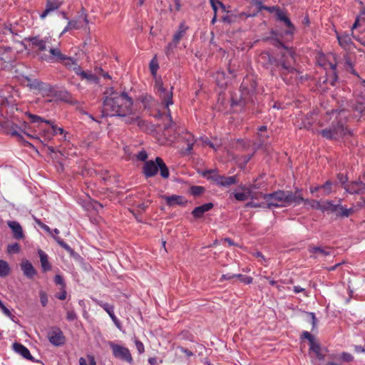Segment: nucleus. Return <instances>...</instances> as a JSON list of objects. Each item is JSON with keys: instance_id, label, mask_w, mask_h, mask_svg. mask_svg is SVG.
I'll list each match as a JSON object with an SVG mask.
<instances>
[{"instance_id": "1", "label": "nucleus", "mask_w": 365, "mask_h": 365, "mask_svg": "<svg viewBox=\"0 0 365 365\" xmlns=\"http://www.w3.org/2000/svg\"><path fill=\"white\" fill-rule=\"evenodd\" d=\"M105 95L102 116H118L126 124H136L140 128L145 126V121L134 112L133 101L126 92H118L111 88Z\"/></svg>"}, {"instance_id": "2", "label": "nucleus", "mask_w": 365, "mask_h": 365, "mask_svg": "<svg viewBox=\"0 0 365 365\" xmlns=\"http://www.w3.org/2000/svg\"><path fill=\"white\" fill-rule=\"evenodd\" d=\"M275 67L276 71L287 84H293L297 82L299 71L296 67V59L293 51L287 49L276 61Z\"/></svg>"}, {"instance_id": "3", "label": "nucleus", "mask_w": 365, "mask_h": 365, "mask_svg": "<svg viewBox=\"0 0 365 365\" xmlns=\"http://www.w3.org/2000/svg\"><path fill=\"white\" fill-rule=\"evenodd\" d=\"M53 39L50 35L46 36L43 38L36 36L29 38L31 48L34 51L38 58L42 61L51 63L55 57L53 53L59 50L58 47H55L53 45Z\"/></svg>"}, {"instance_id": "4", "label": "nucleus", "mask_w": 365, "mask_h": 365, "mask_svg": "<svg viewBox=\"0 0 365 365\" xmlns=\"http://www.w3.org/2000/svg\"><path fill=\"white\" fill-rule=\"evenodd\" d=\"M347 115L344 110L339 111L336 119L329 127L320 130V135L327 140H339L346 135H352V132L346 126Z\"/></svg>"}, {"instance_id": "5", "label": "nucleus", "mask_w": 365, "mask_h": 365, "mask_svg": "<svg viewBox=\"0 0 365 365\" xmlns=\"http://www.w3.org/2000/svg\"><path fill=\"white\" fill-rule=\"evenodd\" d=\"M257 83L254 76H247L242 81L239 94L232 96V104L247 106L255 101Z\"/></svg>"}, {"instance_id": "6", "label": "nucleus", "mask_w": 365, "mask_h": 365, "mask_svg": "<svg viewBox=\"0 0 365 365\" xmlns=\"http://www.w3.org/2000/svg\"><path fill=\"white\" fill-rule=\"evenodd\" d=\"M263 199H270L271 202L277 204L274 207L289 206L292 204L300 205L304 198L300 194L299 190H296L293 193L292 191L277 190L269 194H261Z\"/></svg>"}, {"instance_id": "7", "label": "nucleus", "mask_w": 365, "mask_h": 365, "mask_svg": "<svg viewBox=\"0 0 365 365\" xmlns=\"http://www.w3.org/2000/svg\"><path fill=\"white\" fill-rule=\"evenodd\" d=\"M160 170V175L163 178H168L170 175L169 170L160 157H157L155 161H145L143 167V173L146 178L154 177Z\"/></svg>"}, {"instance_id": "8", "label": "nucleus", "mask_w": 365, "mask_h": 365, "mask_svg": "<svg viewBox=\"0 0 365 365\" xmlns=\"http://www.w3.org/2000/svg\"><path fill=\"white\" fill-rule=\"evenodd\" d=\"M202 176L212 180L217 185L225 187H229L238 181L236 175L229 177L220 175L215 170H205L203 172Z\"/></svg>"}, {"instance_id": "9", "label": "nucleus", "mask_w": 365, "mask_h": 365, "mask_svg": "<svg viewBox=\"0 0 365 365\" xmlns=\"http://www.w3.org/2000/svg\"><path fill=\"white\" fill-rule=\"evenodd\" d=\"M155 88L157 89L159 96L162 101V103L165 106V107L166 108L167 115L170 118V121L172 122L171 112L169 108V106L173 104V88L171 87L170 90H167L166 88H165L163 87V84L161 81H156L155 82Z\"/></svg>"}, {"instance_id": "10", "label": "nucleus", "mask_w": 365, "mask_h": 365, "mask_svg": "<svg viewBox=\"0 0 365 365\" xmlns=\"http://www.w3.org/2000/svg\"><path fill=\"white\" fill-rule=\"evenodd\" d=\"M53 54H54L55 57L51 63H62L67 69L72 70L76 73L80 71L81 66L78 64L77 61L72 57L63 54L60 48L58 51L53 53Z\"/></svg>"}, {"instance_id": "11", "label": "nucleus", "mask_w": 365, "mask_h": 365, "mask_svg": "<svg viewBox=\"0 0 365 365\" xmlns=\"http://www.w3.org/2000/svg\"><path fill=\"white\" fill-rule=\"evenodd\" d=\"M110 347L115 358L125 361L130 364H133V359L130 350L121 345L110 342Z\"/></svg>"}, {"instance_id": "12", "label": "nucleus", "mask_w": 365, "mask_h": 365, "mask_svg": "<svg viewBox=\"0 0 365 365\" xmlns=\"http://www.w3.org/2000/svg\"><path fill=\"white\" fill-rule=\"evenodd\" d=\"M277 21L283 24L284 29L282 31L280 35L282 36L292 38L297 29L289 18L287 12L284 11L282 14L277 19Z\"/></svg>"}, {"instance_id": "13", "label": "nucleus", "mask_w": 365, "mask_h": 365, "mask_svg": "<svg viewBox=\"0 0 365 365\" xmlns=\"http://www.w3.org/2000/svg\"><path fill=\"white\" fill-rule=\"evenodd\" d=\"M47 337L50 343L55 346H61L66 343V337L63 332L58 327H52L48 331Z\"/></svg>"}, {"instance_id": "14", "label": "nucleus", "mask_w": 365, "mask_h": 365, "mask_svg": "<svg viewBox=\"0 0 365 365\" xmlns=\"http://www.w3.org/2000/svg\"><path fill=\"white\" fill-rule=\"evenodd\" d=\"M30 86L34 89L38 90L43 97L51 98H53L54 91L56 88L55 87L51 86L48 83L42 82L36 79L34 80L31 83Z\"/></svg>"}, {"instance_id": "15", "label": "nucleus", "mask_w": 365, "mask_h": 365, "mask_svg": "<svg viewBox=\"0 0 365 365\" xmlns=\"http://www.w3.org/2000/svg\"><path fill=\"white\" fill-rule=\"evenodd\" d=\"M62 4V0H46V8L40 14V19L41 20L45 19L52 12L58 10Z\"/></svg>"}, {"instance_id": "16", "label": "nucleus", "mask_w": 365, "mask_h": 365, "mask_svg": "<svg viewBox=\"0 0 365 365\" xmlns=\"http://www.w3.org/2000/svg\"><path fill=\"white\" fill-rule=\"evenodd\" d=\"M344 189L350 194H365V183L360 181H352L344 185Z\"/></svg>"}, {"instance_id": "17", "label": "nucleus", "mask_w": 365, "mask_h": 365, "mask_svg": "<svg viewBox=\"0 0 365 365\" xmlns=\"http://www.w3.org/2000/svg\"><path fill=\"white\" fill-rule=\"evenodd\" d=\"M308 251L312 254L311 257L313 258H317L319 257H327L333 255L334 252L329 247H322L316 246H309Z\"/></svg>"}, {"instance_id": "18", "label": "nucleus", "mask_w": 365, "mask_h": 365, "mask_svg": "<svg viewBox=\"0 0 365 365\" xmlns=\"http://www.w3.org/2000/svg\"><path fill=\"white\" fill-rule=\"evenodd\" d=\"M181 138L182 142L185 143L187 145V147L182 149V153L183 155H190L195 143L194 135L190 132L186 131L182 133Z\"/></svg>"}, {"instance_id": "19", "label": "nucleus", "mask_w": 365, "mask_h": 365, "mask_svg": "<svg viewBox=\"0 0 365 365\" xmlns=\"http://www.w3.org/2000/svg\"><path fill=\"white\" fill-rule=\"evenodd\" d=\"M8 226L13 232V237L16 240H22L24 238V234L21 225L16 221H8Z\"/></svg>"}, {"instance_id": "20", "label": "nucleus", "mask_w": 365, "mask_h": 365, "mask_svg": "<svg viewBox=\"0 0 365 365\" xmlns=\"http://www.w3.org/2000/svg\"><path fill=\"white\" fill-rule=\"evenodd\" d=\"M4 129V132L11 135V136H15L19 141L23 140V135L19 133V128L16 125L13 123H5L3 125Z\"/></svg>"}, {"instance_id": "21", "label": "nucleus", "mask_w": 365, "mask_h": 365, "mask_svg": "<svg viewBox=\"0 0 365 365\" xmlns=\"http://www.w3.org/2000/svg\"><path fill=\"white\" fill-rule=\"evenodd\" d=\"M354 36L350 35L348 34H342L341 35H337V39L339 43L341 46H342L345 49H351L353 46L352 37Z\"/></svg>"}, {"instance_id": "22", "label": "nucleus", "mask_w": 365, "mask_h": 365, "mask_svg": "<svg viewBox=\"0 0 365 365\" xmlns=\"http://www.w3.org/2000/svg\"><path fill=\"white\" fill-rule=\"evenodd\" d=\"M98 304L110 316L114 324L116 325L118 328H120V323L119 320L117 319L115 315L114 314V307L113 306L108 304L104 303L103 302H98Z\"/></svg>"}, {"instance_id": "23", "label": "nucleus", "mask_w": 365, "mask_h": 365, "mask_svg": "<svg viewBox=\"0 0 365 365\" xmlns=\"http://www.w3.org/2000/svg\"><path fill=\"white\" fill-rule=\"evenodd\" d=\"M165 200L168 206L185 205L187 202L184 197L176 195L166 196Z\"/></svg>"}, {"instance_id": "24", "label": "nucleus", "mask_w": 365, "mask_h": 365, "mask_svg": "<svg viewBox=\"0 0 365 365\" xmlns=\"http://www.w3.org/2000/svg\"><path fill=\"white\" fill-rule=\"evenodd\" d=\"M256 15H257V13L247 14L244 12H241L237 15H230V16L227 15V16H223L222 21L224 22H227L229 24H232V23L237 21V20L244 19L245 18H248V17H254Z\"/></svg>"}, {"instance_id": "25", "label": "nucleus", "mask_w": 365, "mask_h": 365, "mask_svg": "<svg viewBox=\"0 0 365 365\" xmlns=\"http://www.w3.org/2000/svg\"><path fill=\"white\" fill-rule=\"evenodd\" d=\"M13 346L14 351L22 356L24 358L30 361H34V358L31 356L29 350L25 346L19 343H14Z\"/></svg>"}, {"instance_id": "26", "label": "nucleus", "mask_w": 365, "mask_h": 365, "mask_svg": "<svg viewBox=\"0 0 365 365\" xmlns=\"http://www.w3.org/2000/svg\"><path fill=\"white\" fill-rule=\"evenodd\" d=\"M21 268L24 275L29 279L33 278L36 274V271L34 269V266L28 260L23 262L21 264Z\"/></svg>"}, {"instance_id": "27", "label": "nucleus", "mask_w": 365, "mask_h": 365, "mask_svg": "<svg viewBox=\"0 0 365 365\" xmlns=\"http://www.w3.org/2000/svg\"><path fill=\"white\" fill-rule=\"evenodd\" d=\"M213 207L212 202L203 204L202 205L196 207L192 212V215L195 218H200L202 217L205 212L209 211Z\"/></svg>"}, {"instance_id": "28", "label": "nucleus", "mask_w": 365, "mask_h": 365, "mask_svg": "<svg viewBox=\"0 0 365 365\" xmlns=\"http://www.w3.org/2000/svg\"><path fill=\"white\" fill-rule=\"evenodd\" d=\"M78 76H80L81 79H85L89 83H98V77L96 76L95 73H92L91 72L84 71L80 68V71L76 73Z\"/></svg>"}, {"instance_id": "29", "label": "nucleus", "mask_w": 365, "mask_h": 365, "mask_svg": "<svg viewBox=\"0 0 365 365\" xmlns=\"http://www.w3.org/2000/svg\"><path fill=\"white\" fill-rule=\"evenodd\" d=\"M187 26H185L184 23H181L178 27V31L175 33L173 37V42L175 43V45H178L182 38V37L185 34Z\"/></svg>"}, {"instance_id": "30", "label": "nucleus", "mask_w": 365, "mask_h": 365, "mask_svg": "<svg viewBox=\"0 0 365 365\" xmlns=\"http://www.w3.org/2000/svg\"><path fill=\"white\" fill-rule=\"evenodd\" d=\"M38 255L40 257L41 265L43 272L49 271L51 269V266L48 260V255L41 250H38Z\"/></svg>"}, {"instance_id": "31", "label": "nucleus", "mask_w": 365, "mask_h": 365, "mask_svg": "<svg viewBox=\"0 0 365 365\" xmlns=\"http://www.w3.org/2000/svg\"><path fill=\"white\" fill-rule=\"evenodd\" d=\"M338 209L337 204H334L331 200H325L322 202V209L321 211L333 212H336Z\"/></svg>"}, {"instance_id": "32", "label": "nucleus", "mask_w": 365, "mask_h": 365, "mask_svg": "<svg viewBox=\"0 0 365 365\" xmlns=\"http://www.w3.org/2000/svg\"><path fill=\"white\" fill-rule=\"evenodd\" d=\"M339 202V203L337 204V211L334 212L336 216L339 217H348L353 212V209H347L341 205V200Z\"/></svg>"}, {"instance_id": "33", "label": "nucleus", "mask_w": 365, "mask_h": 365, "mask_svg": "<svg viewBox=\"0 0 365 365\" xmlns=\"http://www.w3.org/2000/svg\"><path fill=\"white\" fill-rule=\"evenodd\" d=\"M262 10H265V11H268L270 14H274L276 19L284 11V10L282 9L278 6H261V7H259V11H262Z\"/></svg>"}, {"instance_id": "34", "label": "nucleus", "mask_w": 365, "mask_h": 365, "mask_svg": "<svg viewBox=\"0 0 365 365\" xmlns=\"http://www.w3.org/2000/svg\"><path fill=\"white\" fill-rule=\"evenodd\" d=\"M53 98L63 101H67L69 98V94L66 91H60L55 88Z\"/></svg>"}, {"instance_id": "35", "label": "nucleus", "mask_w": 365, "mask_h": 365, "mask_svg": "<svg viewBox=\"0 0 365 365\" xmlns=\"http://www.w3.org/2000/svg\"><path fill=\"white\" fill-rule=\"evenodd\" d=\"M303 202L305 203V205H309L311 208L321 211L322 202L320 201L316 200L304 199Z\"/></svg>"}, {"instance_id": "36", "label": "nucleus", "mask_w": 365, "mask_h": 365, "mask_svg": "<svg viewBox=\"0 0 365 365\" xmlns=\"http://www.w3.org/2000/svg\"><path fill=\"white\" fill-rule=\"evenodd\" d=\"M310 350L316 354V356L319 359H324V355L321 352V347L318 343L314 341L313 344H310Z\"/></svg>"}, {"instance_id": "37", "label": "nucleus", "mask_w": 365, "mask_h": 365, "mask_svg": "<svg viewBox=\"0 0 365 365\" xmlns=\"http://www.w3.org/2000/svg\"><path fill=\"white\" fill-rule=\"evenodd\" d=\"M10 272L8 263L6 261L0 260V276L6 277Z\"/></svg>"}, {"instance_id": "38", "label": "nucleus", "mask_w": 365, "mask_h": 365, "mask_svg": "<svg viewBox=\"0 0 365 365\" xmlns=\"http://www.w3.org/2000/svg\"><path fill=\"white\" fill-rule=\"evenodd\" d=\"M204 191L205 188L202 186L198 185H193L190 189L191 195H192L195 197L200 196L204 192Z\"/></svg>"}, {"instance_id": "39", "label": "nucleus", "mask_w": 365, "mask_h": 365, "mask_svg": "<svg viewBox=\"0 0 365 365\" xmlns=\"http://www.w3.org/2000/svg\"><path fill=\"white\" fill-rule=\"evenodd\" d=\"M338 359L344 362H352L354 357L352 354L344 351L339 354Z\"/></svg>"}, {"instance_id": "40", "label": "nucleus", "mask_w": 365, "mask_h": 365, "mask_svg": "<svg viewBox=\"0 0 365 365\" xmlns=\"http://www.w3.org/2000/svg\"><path fill=\"white\" fill-rule=\"evenodd\" d=\"M55 240L56 242L65 250H66L69 253H73V250L68 245L66 244L61 237H54Z\"/></svg>"}, {"instance_id": "41", "label": "nucleus", "mask_w": 365, "mask_h": 365, "mask_svg": "<svg viewBox=\"0 0 365 365\" xmlns=\"http://www.w3.org/2000/svg\"><path fill=\"white\" fill-rule=\"evenodd\" d=\"M251 194V191L248 190V192H235L233 193V195L236 200L237 201H245L250 197V195Z\"/></svg>"}, {"instance_id": "42", "label": "nucleus", "mask_w": 365, "mask_h": 365, "mask_svg": "<svg viewBox=\"0 0 365 365\" xmlns=\"http://www.w3.org/2000/svg\"><path fill=\"white\" fill-rule=\"evenodd\" d=\"M28 116L32 123L42 122V123H46V124H51V120L43 119L37 115L29 113Z\"/></svg>"}, {"instance_id": "43", "label": "nucleus", "mask_w": 365, "mask_h": 365, "mask_svg": "<svg viewBox=\"0 0 365 365\" xmlns=\"http://www.w3.org/2000/svg\"><path fill=\"white\" fill-rule=\"evenodd\" d=\"M353 110L359 113V117L365 114V106L362 103H356L353 106Z\"/></svg>"}, {"instance_id": "44", "label": "nucleus", "mask_w": 365, "mask_h": 365, "mask_svg": "<svg viewBox=\"0 0 365 365\" xmlns=\"http://www.w3.org/2000/svg\"><path fill=\"white\" fill-rule=\"evenodd\" d=\"M210 2L214 13L217 14L218 6L222 9L223 11H225V6L219 0H210Z\"/></svg>"}, {"instance_id": "45", "label": "nucleus", "mask_w": 365, "mask_h": 365, "mask_svg": "<svg viewBox=\"0 0 365 365\" xmlns=\"http://www.w3.org/2000/svg\"><path fill=\"white\" fill-rule=\"evenodd\" d=\"M0 309L3 312L4 315L10 318L12 321H14V318L15 317L11 312L4 304V303L0 300Z\"/></svg>"}, {"instance_id": "46", "label": "nucleus", "mask_w": 365, "mask_h": 365, "mask_svg": "<svg viewBox=\"0 0 365 365\" xmlns=\"http://www.w3.org/2000/svg\"><path fill=\"white\" fill-rule=\"evenodd\" d=\"M236 278H238L242 283L245 284H250L253 282V278L250 276L237 274Z\"/></svg>"}, {"instance_id": "47", "label": "nucleus", "mask_w": 365, "mask_h": 365, "mask_svg": "<svg viewBox=\"0 0 365 365\" xmlns=\"http://www.w3.org/2000/svg\"><path fill=\"white\" fill-rule=\"evenodd\" d=\"M68 24L69 26H71L72 29H79L83 26V22H81L79 19L69 21Z\"/></svg>"}, {"instance_id": "48", "label": "nucleus", "mask_w": 365, "mask_h": 365, "mask_svg": "<svg viewBox=\"0 0 365 365\" xmlns=\"http://www.w3.org/2000/svg\"><path fill=\"white\" fill-rule=\"evenodd\" d=\"M158 63L156 58V56H155L150 63V69L152 73V74L155 75L158 69Z\"/></svg>"}, {"instance_id": "49", "label": "nucleus", "mask_w": 365, "mask_h": 365, "mask_svg": "<svg viewBox=\"0 0 365 365\" xmlns=\"http://www.w3.org/2000/svg\"><path fill=\"white\" fill-rule=\"evenodd\" d=\"M265 202L259 203V207L260 208L264 209H271L272 207H274L273 206L277 205V204H274L273 202H271L270 199H264Z\"/></svg>"}, {"instance_id": "50", "label": "nucleus", "mask_w": 365, "mask_h": 365, "mask_svg": "<svg viewBox=\"0 0 365 365\" xmlns=\"http://www.w3.org/2000/svg\"><path fill=\"white\" fill-rule=\"evenodd\" d=\"M95 74L102 76L106 79H110V76L108 72L104 71L100 67H96L95 69Z\"/></svg>"}, {"instance_id": "51", "label": "nucleus", "mask_w": 365, "mask_h": 365, "mask_svg": "<svg viewBox=\"0 0 365 365\" xmlns=\"http://www.w3.org/2000/svg\"><path fill=\"white\" fill-rule=\"evenodd\" d=\"M54 283L56 285H59L60 287H66V282L63 277L60 274H56L54 277Z\"/></svg>"}, {"instance_id": "52", "label": "nucleus", "mask_w": 365, "mask_h": 365, "mask_svg": "<svg viewBox=\"0 0 365 365\" xmlns=\"http://www.w3.org/2000/svg\"><path fill=\"white\" fill-rule=\"evenodd\" d=\"M39 297L41 305L46 307L48 302L47 294L43 291H41L39 292Z\"/></svg>"}, {"instance_id": "53", "label": "nucleus", "mask_w": 365, "mask_h": 365, "mask_svg": "<svg viewBox=\"0 0 365 365\" xmlns=\"http://www.w3.org/2000/svg\"><path fill=\"white\" fill-rule=\"evenodd\" d=\"M50 125L52 128V135H55L57 134H61V135L64 134V130L63 128L58 127L56 125H53L51 122Z\"/></svg>"}, {"instance_id": "54", "label": "nucleus", "mask_w": 365, "mask_h": 365, "mask_svg": "<svg viewBox=\"0 0 365 365\" xmlns=\"http://www.w3.org/2000/svg\"><path fill=\"white\" fill-rule=\"evenodd\" d=\"M89 364H87L86 360L83 357L79 359V365H96V361L93 356H89Z\"/></svg>"}, {"instance_id": "55", "label": "nucleus", "mask_w": 365, "mask_h": 365, "mask_svg": "<svg viewBox=\"0 0 365 365\" xmlns=\"http://www.w3.org/2000/svg\"><path fill=\"white\" fill-rule=\"evenodd\" d=\"M67 292L66 287H60V292L56 294V297L60 300L66 299Z\"/></svg>"}, {"instance_id": "56", "label": "nucleus", "mask_w": 365, "mask_h": 365, "mask_svg": "<svg viewBox=\"0 0 365 365\" xmlns=\"http://www.w3.org/2000/svg\"><path fill=\"white\" fill-rule=\"evenodd\" d=\"M173 41L169 43L165 47V52L167 56H169L172 53L173 50L177 46Z\"/></svg>"}, {"instance_id": "57", "label": "nucleus", "mask_w": 365, "mask_h": 365, "mask_svg": "<svg viewBox=\"0 0 365 365\" xmlns=\"http://www.w3.org/2000/svg\"><path fill=\"white\" fill-rule=\"evenodd\" d=\"M19 250H20V246L18 243H14V244L9 245L8 246V252H9L16 253V252H19Z\"/></svg>"}, {"instance_id": "58", "label": "nucleus", "mask_w": 365, "mask_h": 365, "mask_svg": "<svg viewBox=\"0 0 365 365\" xmlns=\"http://www.w3.org/2000/svg\"><path fill=\"white\" fill-rule=\"evenodd\" d=\"M302 336L309 341V345L314 342V336L309 331H303Z\"/></svg>"}, {"instance_id": "59", "label": "nucleus", "mask_w": 365, "mask_h": 365, "mask_svg": "<svg viewBox=\"0 0 365 365\" xmlns=\"http://www.w3.org/2000/svg\"><path fill=\"white\" fill-rule=\"evenodd\" d=\"M66 319L68 321L72 322V321H74L75 319H77V315H76V312L73 310H70V311L67 312Z\"/></svg>"}, {"instance_id": "60", "label": "nucleus", "mask_w": 365, "mask_h": 365, "mask_svg": "<svg viewBox=\"0 0 365 365\" xmlns=\"http://www.w3.org/2000/svg\"><path fill=\"white\" fill-rule=\"evenodd\" d=\"M236 276H237V274L227 273V274H222L221 276L220 279V282H222L224 280H229V279H232L236 278Z\"/></svg>"}, {"instance_id": "61", "label": "nucleus", "mask_w": 365, "mask_h": 365, "mask_svg": "<svg viewBox=\"0 0 365 365\" xmlns=\"http://www.w3.org/2000/svg\"><path fill=\"white\" fill-rule=\"evenodd\" d=\"M148 158V154L145 150L140 151L137 155V159L140 161H145Z\"/></svg>"}, {"instance_id": "62", "label": "nucleus", "mask_w": 365, "mask_h": 365, "mask_svg": "<svg viewBox=\"0 0 365 365\" xmlns=\"http://www.w3.org/2000/svg\"><path fill=\"white\" fill-rule=\"evenodd\" d=\"M331 182L327 180L324 185H321L320 187L327 192V194H329L331 190Z\"/></svg>"}, {"instance_id": "63", "label": "nucleus", "mask_w": 365, "mask_h": 365, "mask_svg": "<svg viewBox=\"0 0 365 365\" xmlns=\"http://www.w3.org/2000/svg\"><path fill=\"white\" fill-rule=\"evenodd\" d=\"M135 344L136 349H137L138 351L139 352V354H143L145 351V348H144L143 344L139 340H136L135 341Z\"/></svg>"}, {"instance_id": "64", "label": "nucleus", "mask_w": 365, "mask_h": 365, "mask_svg": "<svg viewBox=\"0 0 365 365\" xmlns=\"http://www.w3.org/2000/svg\"><path fill=\"white\" fill-rule=\"evenodd\" d=\"M180 350L181 352L184 353L187 357L193 356V353L187 349L181 346L180 347Z\"/></svg>"}]
</instances>
